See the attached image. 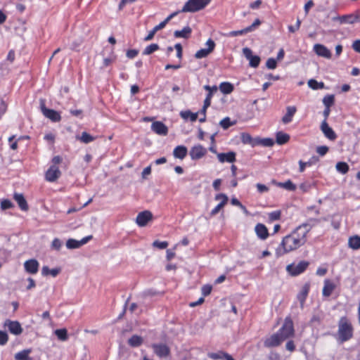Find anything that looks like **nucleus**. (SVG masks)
I'll return each instance as SVG.
<instances>
[{
	"instance_id": "obj_26",
	"label": "nucleus",
	"mask_w": 360,
	"mask_h": 360,
	"mask_svg": "<svg viewBox=\"0 0 360 360\" xmlns=\"http://www.w3.org/2000/svg\"><path fill=\"white\" fill-rule=\"evenodd\" d=\"M188 150L184 146H176L173 151L174 158L183 160L187 155Z\"/></svg>"
},
{
	"instance_id": "obj_32",
	"label": "nucleus",
	"mask_w": 360,
	"mask_h": 360,
	"mask_svg": "<svg viewBox=\"0 0 360 360\" xmlns=\"http://www.w3.org/2000/svg\"><path fill=\"white\" fill-rule=\"evenodd\" d=\"M290 140V136L283 131H278L276 134V141L278 145L286 143Z\"/></svg>"
},
{
	"instance_id": "obj_37",
	"label": "nucleus",
	"mask_w": 360,
	"mask_h": 360,
	"mask_svg": "<svg viewBox=\"0 0 360 360\" xmlns=\"http://www.w3.org/2000/svg\"><path fill=\"white\" fill-rule=\"evenodd\" d=\"M60 271V269L55 268L50 269L48 266H44L41 269V274L43 276L51 275L53 277H56Z\"/></svg>"
},
{
	"instance_id": "obj_38",
	"label": "nucleus",
	"mask_w": 360,
	"mask_h": 360,
	"mask_svg": "<svg viewBox=\"0 0 360 360\" xmlns=\"http://www.w3.org/2000/svg\"><path fill=\"white\" fill-rule=\"evenodd\" d=\"M128 343L131 347H139L143 343V338L141 336L134 335L129 339Z\"/></svg>"
},
{
	"instance_id": "obj_44",
	"label": "nucleus",
	"mask_w": 360,
	"mask_h": 360,
	"mask_svg": "<svg viewBox=\"0 0 360 360\" xmlns=\"http://www.w3.org/2000/svg\"><path fill=\"white\" fill-rule=\"evenodd\" d=\"M54 333L60 340L65 341L68 339V331L65 328L57 329Z\"/></svg>"
},
{
	"instance_id": "obj_64",
	"label": "nucleus",
	"mask_w": 360,
	"mask_h": 360,
	"mask_svg": "<svg viewBox=\"0 0 360 360\" xmlns=\"http://www.w3.org/2000/svg\"><path fill=\"white\" fill-rule=\"evenodd\" d=\"M352 49L355 51L360 53V39L356 40L353 42Z\"/></svg>"
},
{
	"instance_id": "obj_20",
	"label": "nucleus",
	"mask_w": 360,
	"mask_h": 360,
	"mask_svg": "<svg viewBox=\"0 0 360 360\" xmlns=\"http://www.w3.org/2000/svg\"><path fill=\"white\" fill-rule=\"evenodd\" d=\"M25 271L31 274H35L38 271L39 262L36 259H29L24 264Z\"/></svg>"
},
{
	"instance_id": "obj_27",
	"label": "nucleus",
	"mask_w": 360,
	"mask_h": 360,
	"mask_svg": "<svg viewBox=\"0 0 360 360\" xmlns=\"http://www.w3.org/2000/svg\"><path fill=\"white\" fill-rule=\"evenodd\" d=\"M296 110H297V109L295 106L287 107V112L283 117L282 122L284 124H288V123L290 122L292 120V117L294 116L295 113L296 112Z\"/></svg>"
},
{
	"instance_id": "obj_19",
	"label": "nucleus",
	"mask_w": 360,
	"mask_h": 360,
	"mask_svg": "<svg viewBox=\"0 0 360 360\" xmlns=\"http://www.w3.org/2000/svg\"><path fill=\"white\" fill-rule=\"evenodd\" d=\"M151 129L158 135L165 136L168 133V128L162 122L155 121L151 124Z\"/></svg>"
},
{
	"instance_id": "obj_6",
	"label": "nucleus",
	"mask_w": 360,
	"mask_h": 360,
	"mask_svg": "<svg viewBox=\"0 0 360 360\" xmlns=\"http://www.w3.org/2000/svg\"><path fill=\"white\" fill-rule=\"evenodd\" d=\"M309 262L306 261H301L297 264H289L287 266V271L292 276H297L303 273L307 266Z\"/></svg>"
},
{
	"instance_id": "obj_16",
	"label": "nucleus",
	"mask_w": 360,
	"mask_h": 360,
	"mask_svg": "<svg viewBox=\"0 0 360 360\" xmlns=\"http://www.w3.org/2000/svg\"><path fill=\"white\" fill-rule=\"evenodd\" d=\"M214 198L216 200H221V202L211 211L210 215L212 217L216 215L227 203L229 200L227 195L224 193L216 195Z\"/></svg>"
},
{
	"instance_id": "obj_56",
	"label": "nucleus",
	"mask_w": 360,
	"mask_h": 360,
	"mask_svg": "<svg viewBox=\"0 0 360 360\" xmlns=\"http://www.w3.org/2000/svg\"><path fill=\"white\" fill-rule=\"evenodd\" d=\"M8 335L6 332L0 330V345H4L8 342Z\"/></svg>"
},
{
	"instance_id": "obj_51",
	"label": "nucleus",
	"mask_w": 360,
	"mask_h": 360,
	"mask_svg": "<svg viewBox=\"0 0 360 360\" xmlns=\"http://www.w3.org/2000/svg\"><path fill=\"white\" fill-rule=\"evenodd\" d=\"M153 246L154 248H157L160 250L165 249L168 246V243L167 241H159L155 240L153 243Z\"/></svg>"
},
{
	"instance_id": "obj_8",
	"label": "nucleus",
	"mask_w": 360,
	"mask_h": 360,
	"mask_svg": "<svg viewBox=\"0 0 360 360\" xmlns=\"http://www.w3.org/2000/svg\"><path fill=\"white\" fill-rule=\"evenodd\" d=\"M207 149L200 144L193 146L189 152L192 160H199L205 155Z\"/></svg>"
},
{
	"instance_id": "obj_58",
	"label": "nucleus",
	"mask_w": 360,
	"mask_h": 360,
	"mask_svg": "<svg viewBox=\"0 0 360 360\" xmlns=\"http://www.w3.org/2000/svg\"><path fill=\"white\" fill-rule=\"evenodd\" d=\"M300 25H301V20L298 18L297 19V22H296V25H289L288 26V30L290 32H296L297 30H299L300 27Z\"/></svg>"
},
{
	"instance_id": "obj_43",
	"label": "nucleus",
	"mask_w": 360,
	"mask_h": 360,
	"mask_svg": "<svg viewBox=\"0 0 360 360\" xmlns=\"http://www.w3.org/2000/svg\"><path fill=\"white\" fill-rule=\"evenodd\" d=\"M308 86L309 88L316 90V89H321L324 87V84L323 82H319L315 79H309L308 81Z\"/></svg>"
},
{
	"instance_id": "obj_29",
	"label": "nucleus",
	"mask_w": 360,
	"mask_h": 360,
	"mask_svg": "<svg viewBox=\"0 0 360 360\" xmlns=\"http://www.w3.org/2000/svg\"><path fill=\"white\" fill-rule=\"evenodd\" d=\"M257 138L253 139L249 134L243 133L241 134V141L245 144H249L252 147L258 146Z\"/></svg>"
},
{
	"instance_id": "obj_35",
	"label": "nucleus",
	"mask_w": 360,
	"mask_h": 360,
	"mask_svg": "<svg viewBox=\"0 0 360 360\" xmlns=\"http://www.w3.org/2000/svg\"><path fill=\"white\" fill-rule=\"evenodd\" d=\"M198 112L193 113L190 110H184L180 112V116L184 119L188 120L189 119L191 122H195L198 118Z\"/></svg>"
},
{
	"instance_id": "obj_54",
	"label": "nucleus",
	"mask_w": 360,
	"mask_h": 360,
	"mask_svg": "<svg viewBox=\"0 0 360 360\" xmlns=\"http://www.w3.org/2000/svg\"><path fill=\"white\" fill-rule=\"evenodd\" d=\"M219 124L223 129H226L232 125V123L229 117H225L220 121Z\"/></svg>"
},
{
	"instance_id": "obj_33",
	"label": "nucleus",
	"mask_w": 360,
	"mask_h": 360,
	"mask_svg": "<svg viewBox=\"0 0 360 360\" xmlns=\"http://www.w3.org/2000/svg\"><path fill=\"white\" fill-rule=\"evenodd\" d=\"M179 13V11L174 12L171 13L169 15L167 16V18L162 22H161L159 25L155 26L153 27V30L157 32L158 31L163 29L166 25L177 14Z\"/></svg>"
},
{
	"instance_id": "obj_45",
	"label": "nucleus",
	"mask_w": 360,
	"mask_h": 360,
	"mask_svg": "<svg viewBox=\"0 0 360 360\" xmlns=\"http://www.w3.org/2000/svg\"><path fill=\"white\" fill-rule=\"evenodd\" d=\"M66 247L68 249H77L80 248L79 240L70 238L66 242Z\"/></svg>"
},
{
	"instance_id": "obj_50",
	"label": "nucleus",
	"mask_w": 360,
	"mask_h": 360,
	"mask_svg": "<svg viewBox=\"0 0 360 360\" xmlns=\"http://www.w3.org/2000/svg\"><path fill=\"white\" fill-rule=\"evenodd\" d=\"M224 355V352H222V351H219L217 352H212V353H209L207 354V356L213 360L223 359Z\"/></svg>"
},
{
	"instance_id": "obj_7",
	"label": "nucleus",
	"mask_w": 360,
	"mask_h": 360,
	"mask_svg": "<svg viewBox=\"0 0 360 360\" xmlns=\"http://www.w3.org/2000/svg\"><path fill=\"white\" fill-rule=\"evenodd\" d=\"M40 108L43 115L53 122H59L61 120L60 113L54 110L48 109L45 106L44 101H40Z\"/></svg>"
},
{
	"instance_id": "obj_55",
	"label": "nucleus",
	"mask_w": 360,
	"mask_h": 360,
	"mask_svg": "<svg viewBox=\"0 0 360 360\" xmlns=\"http://www.w3.org/2000/svg\"><path fill=\"white\" fill-rule=\"evenodd\" d=\"M13 207V203L9 200H3L1 202V207L2 210H7Z\"/></svg>"
},
{
	"instance_id": "obj_5",
	"label": "nucleus",
	"mask_w": 360,
	"mask_h": 360,
	"mask_svg": "<svg viewBox=\"0 0 360 360\" xmlns=\"http://www.w3.org/2000/svg\"><path fill=\"white\" fill-rule=\"evenodd\" d=\"M333 20H338L340 24H354L360 22V12L356 11L349 15L335 16L333 18Z\"/></svg>"
},
{
	"instance_id": "obj_15",
	"label": "nucleus",
	"mask_w": 360,
	"mask_h": 360,
	"mask_svg": "<svg viewBox=\"0 0 360 360\" xmlns=\"http://www.w3.org/2000/svg\"><path fill=\"white\" fill-rule=\"evenodd\" d=\"M314 51L320 57L327 59L331 58L332 53L324 45L321 44H316L313 47Z\"/></svg>"
},
{
	"instance_id": "obj_39",
	"label": "nucleus",
	"mask_w": 360,
	"mask_h": 360,
	"mask_svg": "<svg viewBox=\"0 0 360 360\" xmlns=\"http://www.w3.org/2000/svg\"><path fill=\"white\" fill-rule=\"evenodd\" d=\"M317 161V158L315 157L311 158L309 161L307 162H303L302 160L299 161V165H300V172H303L306 168V167H310L312 165H314Z\"/></svg>"
},
{
	"instance_id": "obj_10",
	"label": "nucleus",
	"mask_w": 360,
	"mask_h": 360,
	"mask_svg": "<svg viewBox=\"0 0 360 360\" xmlns=\"http://www.w3.org/2000/svg\"><path fill=\"white\" fill-rule=\"evenodd\" d=\"M152 213L148 210H145L138 214L136 219V222L139 226L143 227L148 224L149 221L152 220Z\"/></svg>"
},
{
	"instance_id": "obj_62",
	"label": "nucleus",
	"mask_w": 360,
	"mask_h": 360,
	"mask_svg": "<svg viewBox=\"0 0 360 360\" xmlns=\"http://www.w3.org/2000/svg\"><path fill=\"white\" fill-rule=\"evenodd\" d=\"M174 49L176 50V57L179 59L182 58V46L180 44H176Z\"/></svg>"
},
{
	"instance_id": "obj_21",
	"label": "nucleus",
	"mask_w": 360,
	"mask_h": 360,
	"mask_svg": "<svg viewBox=\"0 0 360 360\" xmlns=\"http://www.w3.org/2000/svg\"><path fill=\"white\" fill-rule=\"evenodd\" d=\"M255 231L259 238L265 240L269 236L267 228L262 224H257L255 226Z\"/></svg>"
},
{
	"instance_id": "obj_49",
	"label": "nucleus",
	"mask_w": 360,
	"mask_h": 360,
	"mask_svg": "<svg viewBox=\"0 0 360 360\" xmlns=\"http://www.w3.org/2000/svg\"><path fill=\"white\" fill-rule=\"evenodd\" d=\"M269 219L271 221L278 220L281 216V212L280 210H276L269 213Z\"/></svg>"
},
{
	"instance_id": "obj_25",
	"label": "nucleus",
	"mask_w": 360,
	"mask_h": 360,
	"mask_svg": "<svg viewBox=\"0 0 360 360\" xmlns=\"http://www.w3.org/2000/svg\"><path fill=\"white\" fill-rule=\"evenodd\" d=\"M15 200L18 202L20 208L23 211H27L28 210V205L26 200L24 196L21 193H15L13 195Z\"/></svg>"
},
{
	"instance_id": "obj_47",
	"label": "nucleus",
	"mask_w": 360,
	"mask_h": 360,
	"mask_svg": "<svg viewBox=\"0 0 360 360\" xmlns=\"http://www.w3.org/2000/svg\"><path fill=\"white\" fill-rule=\"evenodd\" d=\"M335 97L333 95H327L323 98V103L327 108H330L333 105Z\"/></svg>"
},
{
	"instance_id": "obj_4",
	"label": "nucleus",
	"mask_w": 360,
	"mask_h": 360,
	"mask_svg": "<svg viewBox=\"0 0 360 360\" xmlns=\"http://www.w3.org/2000/svg\"><path fill=\"white\" fill-rule=\"evenodd\" d=\"M293 322L290 318H285L282 327L278 330V334L281 336L283 340L288 339L294 335Z\"/></svg>"
},
{
	"instance_id": "obj_52",
	"label": "nucleus",
	"mask_w": 360,
	"mask_h": 360,
	"mask_svg": "<svg viewBox=\"0 0 360 360\" xmlns=\"http://www.w3.org/2000/svg\"><path fill=\"white\" fill-rule=\"evenodd\" d=\"M248 33L247 30H246V27L243 29V30H237V31H231L230 32H229L228 34H226V36L227 37H236V36H238V35H243V34H245Z\"/></svg>"
},
{
	"instance_id": "obj_12",
	"label": "nucleus",
	"mask_w": 360,
	"mask_h": 360,
	"mask_svg": "<svg viewBox=\"0 0 360 360\" xmlns=\"http://www.w3.org/2000/svg\"><path fill=\"white\" fill-rule=\"evenodd\" d=\"M61 172L56 165L51 166L46 171L45 174V179L49 182H53L56 181L60 176Z\"/></svg>"
},
{
	"instance_id": "obj_11",
	"label": "nucleus",
	"mask_w": 360,
	"mask_h": 360,
	"mask_svg": "<svg viewBox=\"0 0 360 360\" xmlns=\"http://www.w3.org/2000/svg\"><path fill=\"white\" fill-rule=\"evenodd\" d=\"M206 45L207 46V49H201L195 53V57L196 58L199 59L207 57L211 52H212L215 47V43L211 39L207 41Z\"/></svg>"
},
{
	"instance_id": "obj_41",
	"label": "nucleus",
	"mask_w": 360,
	"mask_h": 360,
	"mask_svg": "<svg viewBox=\"0 0 360 360\" xmlns=\"http://www.w3.org/2000/svg\"><path fill=\"white\" fill-rule=\"evenodd\" d=\"M337 171L342 174H345L349 171V165L345 162H339L336 164Z\"/></svg>"
},
{
	"instance_id": "obj_59",
	"label": "nucleus",
	"mask_w": 360,
	"mask_h": 360,
	"mask_svg": "<svg viewBox=\"0 0 360 360\" xmlns=\"http://www.w3.org/2000/svg\"><path fill=\"white\" fill-rule=\"evenodd\" d=\"M256 187L257 188L258 192L260 193L268 192L269 190L266 185L259 183L256 184Z\"/></svg>"
},
{
	"instance_id": "obj_23",
	"label": "nucleus",
	"mask_w": 360,
	"mask_h": 360,
	"mask_svg": "<svg viewBox=\"0 0 360 360\" xmlns=\"http://www.w3.org/2000/svg\"><path fill=\"white\" fill-rule=\"evenodd\" d=\"M6 326L9 331L14 335H20L22 331L21 326L18 321H9Z\"/></svg>"
},
{
	"instance_id": "obj_34",
	"label": "nucleus",
	"mask_w": 360,
	"mask_h": 360,
	"mask_svg": "<svg viewBox=\"0 0 360 360\" xmlns=\"http://www.w3.org/2000/svg\"><path fill=\"white\" fill-rule=\"evenodd\" d=\"M219 90L224 94H229L233 91V86L229 82H221L219 86Z\"/></svg>"
},
{
	"instance_id": "obj_61",
	"label": "nucleus",
	"mask_w": 360,
	"mask_h": 360,
	"mask_svg": "<svg viewBox=\"0 0 360 360\" xmlns=\"http://www.w3.org/2000/svg\"><path fill=\"white\" fill-rule=\"evenodd\" d=\"M212 286L210 285H203L202 287V294L204 295V296H207L208 295L210 294L211 291H212Z\"/></svg>"
},
{
	"instance_id": "obj_1",
	"label": "nucleus",
	"mask_w": 360,
	"mask_h": 360,
	"mask_svg": "<svg viewBox=\"0 0 360 360\" xmlns=\"http://www.w3.org/2000/svg\"><path fill=\"white\" fill-rule=\"evenodd\" d=\"M316 221V219H311L307 222L297 226L290 234L283 237L276 250L277 257L283 256L304 245L307 241V235Z\"/></svg>"
},
{
	"instance_id": "obj_46",
	"label": "nucleus",
	"mask_w": 360,
	"mask_h": 360,
	"mask_svg": "<svg viewBox=\"0 0 360 360\" xmlns=\"http://www.w3.org/2000/svg\"><path fill=\"white\" fill-rule=\"evenodd\" d=\"M159 49V46L157 44H151L146 47L143 51V55H150Z\"/></svg>"
},
{
	"instance_id": "obj_9",
	"label": "nucleus",
	"mask_w": 360,
	"mask_h": 360,
	"mask_svg": "<svg viewBox=\"0 0 360 360\" xmlns=\"http://www.w3.org/2000/svg\"><path fill=\"white\" fill-rule=\"evenodd\" d=\"M244 56L249 60L250 66L252 68H257L260 63V58L258 56H253L250 49L245 47L243 49Z\"/></svg>"
},
{
	"instance_id": "obj_13",
	"label": "nucleus",
	"mask_w": 360,
	"mask_h": 360,
	"mask_svg": "<svg viewBox=\"0 0 360 360\" xmlns=\"http://www.w3.org/2000/svg\"><path fill=\"white\" fill-rule=\"evenodd\" d=\"M320 129L324 136L330 141H335L337 135L333 129L328 125L327 121L323 120L320 126Z\"/></svg>"
},
{
	"instance_id": "obj_57",
	"label": "nucleus",
	"mask_w": 360,
	"mask_h": 360,
	"mask_svg": "<svg viewBox=\"0 0 360 360\" xmlns=\"http://www.w3.org/2000/svg\"><path fill=\"white\" fill-rule=\"evenodd\" d=\"M260 24H261V21L259 19H256L251 25L246 27L248 32H252Z\"/></svg>"
},
{
	"instance_id": "obj_30",
	"label": "nucleus",
	"mask_w": 360,
	"mask_h": 360,
	"mask_svg": "<svg viewBox=\"0 0 360 360\" xmlns=\"http://www.w3.org/2000/svg\"><path fill=\"white\" fill-rule=\"evenodd\" d=\"M348 246L354 250L360 249V236H354L349 237L348 240Z\"/></svg>"
},
{
	"instance_id": "obj_42",
	"label": "nucleus",
	"mask_w": 360,
	"mask_h": 360,
	"mask_svg": "<svg viewBox=\"0 0 360 360\" xmlns=\"http://www.w3.org/2000/svg\"><path fill=\"white\" fill-rule=\"evenodd\" d=\"M257 142H258V146L262 145V146H266V147H271V146H274V139H271V138H265V139L257 138Z\"/></svg>"
},
{
	"instance_id": "obj_14",
	"label": "nucleus",
	"mask_w": 360,
	"mask_h": 360,
	"mask_svg": "<svg viewBox=\"0 0 360 360\" xmlns=\"http://www.w3.org/2000/svg\"><path fill=\"white\" fill-rule=\"evenodd\" d=\"M283 341L279 334L276 333L265 339L264 345L268 348L274 347L280 345Z\"/></svg>"
},
{
	"instance_id": "obj_17",
	"label": "nucleus",
	"mask_w": 360,
	"mask_h": 360,
	"mask_svg": "<svg viewBox=\"0 0 360 360\" xmlns=\"http://www.w3.org/2000/svg\"><path fill=\"white\" fill-rule=\"evenodd\" d=\"M236 154L233 151L217 153V159L221 163H233L236 160Z\"/></svg>"
},
{
	"instance_id": "obj_24",
	"label": "nucleus",
	"mask_w": 360,
	"mask_h": 360,
	"mask_svg": "<svg viewBox=\"0 0 360 360\" xmlns=\"http://www.w3.org/2000/svg\"><path fill=\"white\" fill-rule=\"evenodd\" d=\"M335 288V285L333 282L328 279L325 280L322 292L323 295L324 297H329L332 294Z\"/></svg>"
},
{
	"instance_id": "obj_36",
	"label": "nucleus",
	"mask_w": 360,
	"mask_h": 360,
	"mask_svg": "<svg viewBox=\"0 0 360 360\" xmlns=\"http://www.w3.org/2000/svg\"><path fill=\"white\" fill-rule=\"evenodd\" d=\"M309 287L308 285H305L300 292L297 295V299L301 304V307H303L304 302L307 297L309 292Z\"/></svg>"
},
{
	"instance_id": "obj_53",
	"label": "nucleus",
	"mask_w": 360,
	"mask_h": 360,
	"mask_svg": "<svg viewBox=\"0 0 360 360\" xmlns=\"http://www.w3.org/2000/svg\"><path fill=\"white\" fill-rule=\"evenodd\" d=\"M266 66L268 69H270V70H274L276 68L277 66V62H276V60L273 58H269L267 60H266Z\"/></svg>"
},
{
	"instance_id": "obj_18",
	"label": "nucleus",
	"mask_w": 360,
	"mask_h": 360,
	"mask_svg": "<svg viewBox=\"0 0 360 360\" xmlns=\"http://www.w3.org/2000/svg\"><path fill=\"white\" fill-rule=\"evenodd\" d=\"M152 348L155 354L160 358L166 357L170 353L169 348L165 344H153Z\"/></svg>"
},
{
	"instance_id": "obj_60",
	"label": "nucleus",
	"mask_w": 360,
	"mask_h": 360,
	"mask_svg": "<svg viewBox=\"0 0 360 360\" xmlns=\"http://www.w3.org/2000/svg\"><path fill=\"white\" fill-rule=\"evenodd\" d=\"M328 151V148L326 146H319L316 148V152L321 156H323Z\"/></svg>"
},
{
	"instance_id": "obj_22",
	"label": "nucleus",
	"mask_w": 360,
	"mask_h": 360,
	"mask_svg": "<svg viewBox=\"0 0 360 360\" xmlns=\"http://www.w3.org/2000/svg\"><path fill=\"white\" fill-rule=\"evenodd\" d=\"M272 184L278 187L283 188L287 191H294L296 190L297 186L290 180H288L285 182H277L274 180L272 181Z\"/></svg>"
},
{
	"instance_id": "obj_63",
	"label": "nucleus",
	"mask_w": 360,
	"mask_h": 360,
	"mask_svg": "<svg viewBox=\"0 0 360 360\" xmlns=\"http://www.w3.org/2000/svg\"><path fill=\"white\" fill-rule=\"evenodd\" d=\"M139 52L137 50L135 49H130L128 50L127 52V56L129 58H134L138 55Z\"/></svg>"
},
{
	"instance_id": "obj_40",
	"label": "nucleus",
	"mask_w": 360,
	"mask_h": 360,
	"mask_svg": "<svg viewBox=\"0 0 360 360\" xmlns=\"http://www.w3.org/2000/svg\"><path fill=\"white\" fill-rule=\"evenodd\" d=\"M77 139L79 140L84 143H89L95 140V137L92 136L86 131L82 133L80 136H77Z\"/></svg>"
},
{
	"instance_id": "obj_28",
	"label": "nucleus",
	"mask_w": 360,
	"mask_h": 360,
	"mask_svg": "<svg viewBox=\"0 0 360 360\" xmlns=\"http://www.w3.org/2000/svg\"><path fill=\"white\" fill-rule=\"evenodd\" d=\"M191 29L190 27L187 26L184 27L181 30H176L174 32V36L176 38H184L187 39L190 37L191 34Z\"/></svg>"
},
{
	"instance_id": "obj_3",
	"label": "nucleus",
	"mask_w": 360,
	"mask_h": 360,
	"mask_svg": "<svg viewBox=\"0 0 360 360\" xmlns=\"http://www.w3.org/2000/svg\"><path fill=\"white\" fill-rule=\"evenodd\" d=\"M211 0H188L179 12L194 13L203 9Z\"/></svg>"
},
{
	"instance_id": "obj_2",
	"label": "nucleus",
	"mask_w": 360,
	"mask_h": 360,
	"mask_svg": "<svg viewBox=\"0 0 360 360\" xmlns=\"http://www.w3.org/2000/svg\"><path fill=\"white\" fill-rule=\"evenodd\" d=\"M353 326L346 316H342L338 322V340L344 342L350 340L353 336Z\"/></svg>"
},
{
	"instance_id": "obj_31",
	"label": "nucleus",
	"mask_w": 360,
	"mask_h": 360,
	"mask_svg": "<svg viewBox=\"0 0 360 360\" xmlns=\"http://www.w3.org/2000/svg\"><path fill=\"white\" fill-rule=\"evenodd\" d=\"M30 353L31 349H23L15 354V360H33V359L30 356Z\"/></svg>"
},
{
	"instance_id": "obj_48",
	"label": "nucleus",
	"mask_w": 360,
	"mask_h": 360,
	"mask_svg": "<svg viewBox=\"0 0 360 360\" xmlns=\"http://www.w3.org/2000/svg\"><path fill=\"white\" fill-rule=\"evenodd\" d=\"M62 246H63V241L61 240H60L59 238H56L53 240V241L51 243V248L52 250H60Z\"/></svg>"
}]
</instances>
